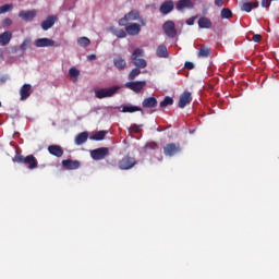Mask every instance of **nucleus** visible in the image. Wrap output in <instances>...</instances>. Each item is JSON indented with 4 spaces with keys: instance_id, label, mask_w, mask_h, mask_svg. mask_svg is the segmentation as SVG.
<instances>
[{
    "instance_id": "19",
    "label": "nucleus",
    "mask_w": 279,
    "mask_h": 279,
    "mask_svg": "<svg viewBox=\"0 0 279 279\" xmlns=\"http://www.w3.org/2000/svg\"><path fill=\"white\" fill-rule=\"evenodd\" d=\"M57 17L53 15L48 16L43 23L41 28L47 32V29H51L52 25H56Z\"/></svg>"
},
{
    "instance_id": "20",
    "label": "nucleus",
    "mask_w": 279,
    "mask_h": 279,
    "mask_svg": "<svg viewBox=\"0 0 279 279\" xmlns=\"http://www.w3.org/2000/svg\"><path fill=\"white\" fill-rule=\"evenodd\" d=\"M198 27L201 29H210V27H213V22L210 21V19L203 16L198 19Z\"/></svg>"
},
{
    "instance_id": "3",
    "label": "nucleus",
    "mask_w": 279,
    "mask_h": 279,
    "mask_svg": "<svg viewBox=\"0 0 279 279\" xmlns=\"http://www.w3.org/2000/svg\"><path fill=\"white\" fill-rule=\"evenodd\" d=\"M145 56V50L141 48H136L132 56L131 60L137 69H146L147 68V61L145 59H142Z\"/></svg>"
},
{
    "instance_id": "6",
    "label": "nucleus",
    "mask_w": 279,
    "mask_h": 279,
    "mask_svg": "<svg viewBox=\"0 0 279 279\" xmlns=\"http://www.w3.org/2000/svg\"><path fill=\"white\" fill-rule=\"evenodd\" d=\"M162 29L168 38H175V36H178V29H175L174 21H166L162 25Z\"/></svg>"
},
{
    "instance_id": "10",
    "label": "nucleus",
    "mask_w": 279,
    "mask_h": 279,
    "mask_svg": "<svg viewBox=\"0 0 279 279\" xmlns=\"http://www.w3.org/2000/svg\"><path fill=\"white\" fill-rule=\"evenodd\" d=\"M144 27L141 23H125L124 29L129 36H138L141 28Z\"/></svg>"
},
{
    "instance_id": "33",
    "label": "nucleus",
    "mask_w": 279,
    "mask_h": 279,
    "mask_svg": "<svg viewBox=\"0 0 279 279\" xmlns=\"http://www.w3.org/2000/svg\"><path fill=\"white\" fill-rule=\"evenodd\" d=\"M77 45L80 47H88V45H90V39L88 37H80L77 39Z\"/></svg>"
},
{
    "instance_id": "14",
    "label": "nucleus",
    "mask_w": 279,
    "mask_h": 279,
    "mask_svg": "<svg viewBox=\"0 0 279 279\" xmlns=\"http://www.w3.org/2000/svg\"><path fill=\"white\" fill-rule=\"evenodd\" d=\"M32 95V86L29 84H24L20 89L21 101L29 99Z\"/></svg>"
},
{
    "instance_id": "36",
    "label": "nucleus",
    "mask_w": 279,
    "mask_h": 279,
    "mask_svg": "<svg viewBox=\"0 0 279 279\" xmlns=\"http://www.w3.org/2000/svg\"><path fill=\"white\" fill-rule=\"evenodd\" d=\"M14 5L12 4H4L0 7V14H5V12L12 11Z\"/></svg>"
},
{
    "instance_id": "32",
    "label": "nucleus",
    "mask_w": 279,
    "mask_h": 279,
    "mask_svg": "<svg viewBox=\"0 0 279 279\" xmlns=\"http://www.w3.org/2000/svg\"><path fill=\"white\" fill-rule=\"evenodd\" d=\"M140 74L141 70L138 68L133 69L129 74L130 82H134V80H136V77H138Z\"/></svg>"
},
{
    "instance_id": "22",
    "label": "nucleus",
    "mask_w": 279,
    "mask_h": 279,
    "mask_svg": "<svg viewBox=\"0 0 279 279\" xmlns=\"http://www.w3.org/2000/svg\"><path fill=\"white\" fill-rule=\"evenodd\" d=\"M143 108H156L158 106V100L156 97L145 98L142 102Z\"/></svg>"
},
{
    "instance_id": "43",
    "label": "nucleus",
    "mask_w": 279,
    "mask_h": 279,
    "mask_svg": "<svg viewBox=\"0 0 279 279\" xmlns=\"http://www.w3.org/2000/svg\"><path fill=\"white\" fill-rule=\"evenodd\" d=\"M195 19H197V16H192V17L187 19L186 25H195Z\"/></svg>"
},
{
    "instance_id": "40",
    "label": "nucleus",
    "mask_w": 279,
    "mask_h": 279,
    "mask_svg": "<svg viewBox=\"0 0 279 279\" xmlns=\"http://www.w3.org/2000/svg\"><path fill=\"white\" fill-rule=\"evenodd\" d=\"M2 25L3 27H10V25H12V19L10 17L4 19L2 22Z\"/></svg>"
},
{
    "instance_id": "11",
    "label": "nucleus",
    "mask_w": 279,
    "mask_h": 279,
    "mask_svg": "<svg viewBox=\"0 0 279 279\" xmlns=\"http://www.w3.org/2000/svg\"><path fill=\"white\" fill-rule=\"evenodd\" d=\"M191 101H193V97L191 96V92H184L183 94H181V96L179 98L178 106L180 108H186V106H189V104H191Z\"/></svg>"
},
{
    "instance_id": "2",
    "label": "nucleus",
    "mask_w": 279,
    "mask_h": 279,
    "mask_svg": "<svg viewBox=\"0 0 279 279\" xmlns=\"http://www.w3.org/2000/svg\"><path fill=\"white\" fill-rule=\"evenodd\" d=\"M13 162H17V165H27L31 170L38 169V159H36L34 155L25 157L21 153L16 151Z\"/></svg>"
},
{
    "instance_id": "41",
    "label": "nucleus",
    "mask_w": 279,
    "mask_h": 279,
    "mask_svg": "<svg viewBox=\"0 0 279 279\" xmlns=\"http://www.w3.org/2000/svg\"><path fill=\"white\" fill-rule=\"evenodd\" d=\"M252 40L253 43H260V40H263V36L260 34H255L253 35Z\"/></svg>"
},
{
    "instance_id": "44",
    "label": "nucleus",
    "mask_w": 279,
    "mask_h": 279,
    "mask_svg": "<svg viewBox=\"0 0 279 279\" xmlns=\"http://www.w3.org/2000/svg\"><path fill=\"white\" fill-rule=\"evenodd\" d=\"M147 147H149L150 149H158V144L153 142V143L147 144Z\"/></svg>"
},
{
    "instance_id": "34",
    "label": "nucleus",
    "mask_w": 279,
    "mask_h": 279,
    "mask_svg": "<svg viewBox=\"0 0 279 279\" xmlns=\"http://www.w3.org/2000/svg\"><path fill=\"white\" fill-rule=\"evenodd\" d=\"M167 106H173V98L166 96L165 99L160 102V108H167Z\"/></svg>"
},
{
    "instance_id": "13",
    "label": "nucleus",
    "mask_w": 279,
    "mask_h": 279,
    "mask_svg": "<svg viewBox=\"0 0 279 279\" xmlns=\"http://www.w3.org/2000/svg\"><path fill=\"white\" fill-rule=\"evenodd\" d=\"M175 8L179 12H182V10H185L187 8L189 10H193L195 8V4L191 0H179L175 3Z\"/></svg>"
},
{
    "instance_id": "1",
    "label": "nucleus",
    "mask_w": 279,
    "mask_h": 279,
    "mask_svg": "<svg viewBox=\"0 0 279 279\" xmlns=\"http://www.w3.org/2000/svg\"><path fill=\"white\" fill-rule=\"evenodd\" d=\"M134 21H138V23H141L143 26L147 25V20L143 19L141 16V11L136 9L131 10L123 17H121L118 24L120 27H125V23H133Z\"/></svg>"
},
{
    "instance_id": "9",
    "label": "nucleus",
    "mask_w": 279,
    "mask_h": 279,
    "mask_svg": "<svg viewBox=\"0 0 279 279\" xmlns=\"http://www.w3.org/2000/svg\"><path fill=\"white\" fill-rule=\"evenodd\" d=\"M110 149L108 147L96 148L90 151L93 160H104L106 156H109Z\"/></svg>"
},
{
    "instance_id": "45",
    "label": "nucleus",
    "mask_w": 279,
    "mask_h": 279,
    "mask_svg": "<svg viewBox=\"0 0 279 279\" xmlns=\"http://www.w3.org/2000/svg\"><path fill=\"white\" fill-rule=\"evenodd\" d=\"M215 5H217V8H221L223 5V0H215Z\"/></svg>"
},
{
    "instance_id": "27",
    "label": "nucleus",
    "mask_w": 279,
    "mask_h": 279,
    "mask_svg": "<svg viewBox=\"0 0 279 279\" xmlns=\"http://www.w3.org/2000/svg\"><path fill=\"white\" fill-rule=\"evenodd\" d=\"M122 112H129V113L143 112V108L138 106L126 105L122 107Z\"/></svg>"
},
{
    "instance_id": "23",
    "label": "nucleus",
    "mask_w": 279,
    "mask_h": 279,
    "mask_svg": "<svg viewBox=\"0 0 279 279\" xmlns=\"http://www.w3.org/2000/svg\"><path fill=\"white\" fill-rule=\"evenodd\" d=\"M113 64L118 71H123L125 66H128V63L125 62V59L118 57L113 59Z\"/></svg>"
},
{
    "instance_id": "5",
    "label": "nucleus",
    "mask_w": 279,
    "mask_h": 279,
    "mask_svg": "<svg viewBox=\"0 0 279 279\" xmlns=\"http://www.w3.org/2000/svg\"><path fill=\"white\" fill-rule=\"evenodd\" d=\"M136 165V159L134 157H130V155L123 157L119 162L118 167L122 171H128Z\"/></svg>"
},
{
    "instance_id": "46",
    "label": "nucleus",
    "mask_w": 279,
    "mask_h": 279,
    "mask_svg": "<svg viewBox=\"0 0 279 279\" xmlns=\"http://www.w3.org/2000/svg\"><path fill=\"white\" fill-rule=\"evenodd\" d=\"M5 82H8V76L5 75L0 76V84H5Z\"/></svg>"
},
{
    "instance_id": "17",
    "label": "nucleus",
    "mask_w": 279,
    "mask_h": 279,
    "mask_svg": "<svg viewBox=\"0 0 279 279\" xmlns=\"http://www.w3.org/2000/svg\"><path fill=\"white\" fill-rule=\"evenodd\" d=\"M62 167H64V169L73 171L75 169H80V161L78 160L65 159V160H62Z\"/></svg>"
},
{
    "instance_id": "8",
    "label": "nucleus",
    "mask_w": 279,
    "mask_h": 279,
    "mask_svg": "<svg viewBox=\"0 0 279 279\" xmlns=\"http://www.w3.org/2000/svg\"><path fill=\"white\" fill-rule=\"evenodd\" d=\"M180 151H182V146H180V143H169L163 147L165 156H169L170 158L177 156V154H180Z\"/></svg>"
},
{
    "instance_id": "16",
    "label": "nucleus",
    "mask_w": 279,
    "mask_h": 279,
    "mask_svg": "<svg viewBox=\"0 0 279 279\" xmlns=\"http://www.w3.org/2000/svg\"><path fill=\"white\" fill-rule=\"evenodd\" d=\"M173 8H174L173 0H167L160 5L159 10L161 14L167 15V14H170V12H173Z\"/></svg>"
},
{
    "instance_id": "42",
    "label": "nucleus",
    "mask_w": 279,
    "mask_h": 279,
    "mask_svg": "<svg viewBox=\"0 0 279 279\" xmlns=\"http://www.w3.org/2000/svg\"><path fill=\"white\" fill-rule=\"evenodd\" d=\"M271 5V0H262V8H269Z\"/></svg>"
},
{
    "instance_id": "24",
    "label": "nucleus",
    "mask_w": 279,
    "mask_h": 279,
    "mask_svg": "<svg viewBox=\"0 0 279 279\" xmlns=\"http://www.w3.org/2000/svg\"><path fill=\"white\" fill-rule=\"evenodd\" d=\"M157 58H169V51L167 50V46L159 45L156 50Z\"/></svg>"
},
{
    "instance_id": "39",
    "label": "nucleus",
    "mask_w": 279,
    "mask_h": 279,
    "mask_svg": "<svg viewBox=\"0 0 279 279\" xmlns=\"http://www.w3.org/2000/svg\"><path fill=\"white\" fill-rule=\"evenodd\" d=\"M184 68L187 69L189 71H193V69H195V64L191 61H186L184 64Z\"/></svg>"
},
{
    "instance_id": "35",
    "label": "nucleus",
    "mask_w": 279,
    "mask_h": 279,
    "mask_svg": "<svg viewBox=\"0 0 279 279\" xmlns=\"http://www.w3.org/2000/svg\"><path fill=\"white\" fill-rule=\"evenodd\" d=\"M221 19H232V11L228 8L221 10L220 13Z\"/></svg>"
},
{
    "instance_id": "29",
    "label": "nucleus",
    "mask_w": 279,
    "mask_h": 279,
    "mask_svg": "<svg viewBox=\"0 0 279 279\" xmlns=\"http://www.w3.org/2000/svg\"><path fill=\"white\" fill-rule=\"evenodd\" d=\"M106 134H108V131H97L95 134L90 136L92 141H104L106 138Z\"/></svg>"
},
{
    "instance_id": "4",
    "label": "nucleus",
    "mask_w": 279,
    "mask_h": 279,
    "mask_svg": "<svg viewBox=\"0 0 279 279\" xmlns=\"http://www.w3.org/2000/svg\"><path fill=\"white\" fill-rule=\"evenodd\" d=\"M121 90V87L119 85H116L110 88H101L95 92V96L97 99H106V97H113V95H117Z\"/></svg>"
},
{
    "instance_id": "18",
    "label": "nucleus",
    "mask_w": 279,
    "mask_h": 279,
    "mask_svg": "<svg viewBox=\"0 0 279 279\" xmlns=\"http://www.w3.org/2000/svg\"><path fill=\"white\" fill-rule=\"evenodd\" d=\"M10 40H12V33L10 31H5L4 33L0 34V46L5 47L10 45Z\"/></svg>"
},
{
    "instance_id": "25",
    "label": "nucleus",
    "mask_w": 279,
    "mask_h": 279,
    "mask_svg": "<svg viewBox=\"0 0 279 279\" xmlns=\"http://www.w3.org/2000/svg\"><path fill=\"white\" fill-rule=\"evenodd\" d=\"M88 141V132H82L76 135L74 143L75 145H84Z\"/></svg>"
},
{
    "instance_id": "21",
    "label": "nucleus",
    "mask_w": 279,
    "mask_h": 279,
    "mask_svg": "<svg viewBox=\"0 0 279 279\" xmlns=\"http://www.w3.org/2000/svg\"><path fill=\"white\" fill-rule=\"evenodd\" d=\"M20 19L23 21H33L36 19V11H21L19 13Z\"/></svg>"
},
{
    "instance_id": "28",
    "label": "nucleus",
    "mask_w": 279,
    "mask_h": 279,
    "mask_svg": "<svg viewBox=\"0 0 279 279\" xmlns=\"http://www.w3.org/2000/svg\"><path fill=\"white\" fill-rule=\"evenodd\" d=\"M198 58H210V48L206 46H202L201 49L197 51Z\"/></svg>"
},
{
    "instance_id": "47",
    "label": "nucleus",
    "mask_w": 279,
    "mask_h": 279,
    "mask_svg": "<svg viewBox=\"0 0 279 279\" xmlns=\"http://www.w3.org/2000/svg\"><path fill=\"white\" fill-rule=\"evenodd\" d=\"M87 60H97V56H95V54H89V56L87 57Z\"/></svg>"
},
{
    "instance_id": "15",
    "label": "nucleus",
    "mask_w": 279,
    "mask_h": 279,
    "mask_svg": "<svg viewBox=\"0 0 279 279\" xmlns=\"http://www.w3.org/2000/svg\"><path fill=\"white\" fill-rule=\"evenodd\" d=\"M48 151L51 156H56L57 158H62L64 156V149L60 145H50L48 146Z\"/></svg>"
},
{
    "instance_id": "30",
    "label": "nucleus",
    "mask_w": 279,
    "mask_h": 279,
    "mask_svg": "<svg viewBox=\"0 0 279 279\" xmlns=\"http://www.w3.org/2000/svg\"><path fill=\"white\" fill-rule=\"evenodd\" d=\"M69 75L72 82H77V77H80V70H77V68H70Z\"/></svg>"
},
{
    "instance_id": "48",
    "label": "nucleus",
    "mask_w": 279,
    "mask_h": 279,
    "mask_svg": "<svg viewBox=\"0 0 279 279\" xmlns=\"http://www.w3.org/2000/svg\"><path fill=\"white\" fill-rule=\"evenodd\" d=\"M0 108H1V101H0Z\"/></svg>"
},
{
    "instance_id": "38",
    "label": "nucleus",
    "mask_w": 279,
    "mask_h": 279,
    "mask_svg": "<svg viewBox=\"0 0 279 279\" xmlns=\"http://www.w3.org/2000/svg\"><path fill=\"white\" fill-rule=\"evenodd\" d=\"M141 128H143V125L132 124L129 129V132H134L135 134H138V132H141Z\"/></svg>"
},
{
    "instance_id": "31",
    "label": "nucleus",
    "mask_w": 279,
    "mask_h": 279,
    "mask_svg": "<svg viewBox=\"0 0 279 279\" xmlns=\"http://www.w3.org/2000/svg\"><path fill=\"white\" fill-rule=\"evenodd\" d=\"M112 34H114V36H117V38H128V32L123 31V29H117V28H111Z\"/></svg>"
},
{
    "instance_id": "12",
    "label": "nucleus",
    "mask_w": 279,
    "mask_h": 279,
    "mask_svg": "<svg viewBox=\"0 0 279 279\" xmlns=\"http://www.w3.org/2000/svg\"><path fill=\"white\" fill-rule=\"evenodd\" d=\"M35 47H56V41L50 38H38L35 40Z\"/></svg>"
},
{
    "instance_id": "7",
    "label": "nucleus",
    "mask_w": 279,
    "mask_h": 279,
    "mask_svg": "<svg viewBox=\"0 0 279 279\" xmlns=\"http://www.w3.org/2000/svg\"><path fill=\"white\" fill-rule=\"evenodd\" d=\"M124 86L125 88H129V90L138 94L147 86V81H131L126 82Z\"/></svg>"
},
{
    "instance_id": "37",
    "label": "nucleus",
    "mask_w": 279,
    "mask_h": 279,
    "mask_svg": "<svg viewBox=\"0 0 279 279\" xmlns=\"http://www.w3.org/2000/svg\"><path fill=\"white\" fill-rule=\"evenodd\" d=\"M29 43H32L29 38L24 39V41L20 46L21 51H25L29 46Z\"/></svg>"
},
{
    "instance_id": "26",
    "label": "nucleus",
    "mask_w": 279,
    "mask_h": 279,
    "mask_svg": "<svg viewBox=\"0 0 279 279\" xmlns=\"http://www.w3.org/2000/svg\"><path fill=\"white\" fill-rule=\"evenodd\" d=\"M258 2H244L241 7L242 12H251L254 8H258Z\"/></svg>"
}]
</instances>
